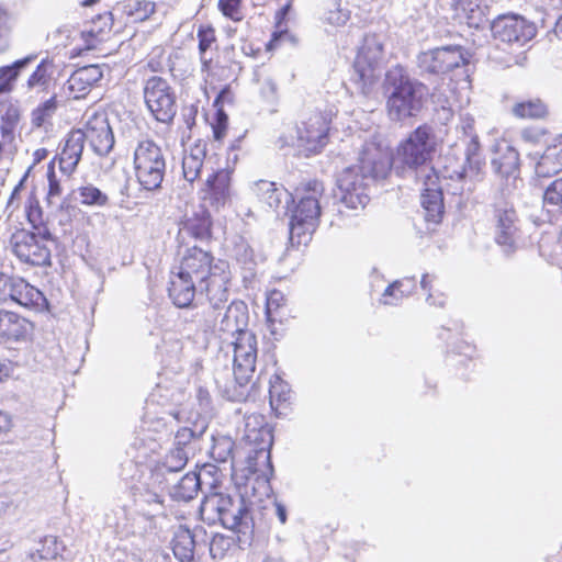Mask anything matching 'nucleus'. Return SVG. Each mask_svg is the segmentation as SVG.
<instances>
[{"label": "nucleus", "instance_id": "f704fd0d", "mask_svg": "<svg viewBox=\"0 0 562 562\" xmlns=\"http://www.w3.org/2000/svg\"><path fill=\"white\" fill-rule=\"evenodd\" d=\"M247 438L252 443L250 459H261L268 467H271V448L273 445V435L267 427L258 429L257 434L252 435L249 432Z\"/></svg>", "mask_w": 562, "mask_h": 562}, {"label": "nucleus", "instance_id": "5701e85b", "mask_svg": "<svg viewBox=\"0 0 562 562\" xmlns=\"http://www.w3.org/2000/svg\"><path fill=\"white\" fill-rule=\"evenodd\" d=\"M120 24L127 26L148 20L156 11L151 0H121L113 9Z\"/></svg>", "mask_w": 562, "mask_h": 562}, {"label": "nucleus", "instance_id": "e433bc0d", "mask_svg": "<svg viewBox=\"0 0 562 562\" xmlns=\"http://www.w3.org/2000/svg\"><path fill=\"white\" fill-rule=\"evenodd\" d=\"M254 194L258 202L270 207L278 209L282 202L281 189L271 181L259 180L255 183Z\"/></svg>", "mask_w": 562, "mask_h": 562}, {"label": "nucleus", "instance_id": "6e6552de", "mask_svg": "<svg viewBox=\"0 0 562 562\" xmlns=\"http://www.w3.org/2000/svg\"><path fill=\"white\" fill-rule=\"evenodd\" d=\"M52 233L16 228L10 236L12 254L22 262L33 267L52 265Z\"/></svg>", "mask_w": 562, "mask_h": 562}, {"label": "nucleus", "instance_id": "dca6fc26", "mask_svg": "<svg viewBox=\"0 0 562 562\" xmlns=\"http://www.w3.org/2000/svg\"><path fill=\"white\" fill-rule=\"evenodd\" d=\"M83 143L89 142L93 151L99 156L108 155L114 146V135L109 120L103 113L94 112L81 128Z\"/></svg>", "mask_w": 562, "mask_h": 562}, {"label": "nucleus", "instance_id": "a211bd4d", "mask_svg": "<svg viewBox=\"0 0 562 562\" xmlns=\"http://www.w3.org/2000/svg\"><path fill=\"white\" fill-rule=\"evenodd\" d=\"M533 23L521 16H504L494 26L495 37L503 43L525 45L536 36Z\"/></svg>", "mask_w": 562, "mask_h": 562}, {"label": "nucleus", "instance_id": "58836bf2", "mask_svg": "<svg viewBox=\"0 0 562 562\" xmlns=\"http://www.w3.org/2000/svg\"><path fill=\"white\" fill-rule=\"evenodd\" d=\"M24 212L26 221L31 225V231L50 233L47 226V222L44 217L43 209L34 192H32L27 198Z\"/></svg>", "mask_w": 562, "mask_h": 562}, {"label": "nucleus", "instance_id": "aec40b11", "mask_svg": "<svg viewBox=\"0 0 562 562\" xmlns=\"http://www.w3.org/2000/svg\"><path fill=\"white\" fill-rule=\"evenodd\" d=\"M450 10L458 24L480 29L488 23L487 7L482 0H451Z\"/></svg>", "mask_w": 562, "mask_h": 562}, {"label": "nucleus", "instance_id": "a18cd8bd", "mask_svg": "<svg viewBox=\"0 0 562 562\" xmlns=\"http://www.w3.org/2000/svg\"><path fill=\"white\" fill-rule=\"evenodd\" d=\"M172 552L180 561H189L194 554V540L189 531H180L175 535L172 542Z\"/></svg>", "mask_w": 562, "mask_h": 562}, {"label": "nucleus", "instance_id": "7ed1b4c3", "mask_svg": "<svg viewBox=\"0 0 562 562\" xmlns=\"http://www.w3.org/2000/svg\"><path fill=\"white\" fill-rule=\"evenodd\" d=\"M204 520L214 521L229 529L237 537L240 549L251 546L255 538V522L250 508L243 498L234 499L222 492H211L200 506Z\"/></svg>", "mask_w": 562, "mask_h": 562}, {"label": "nucleus", "instance_id": "20e7f679", "mask_svg": "<svg viewBox=\"0 0 562 562\" xmlns=\"http://www.w3.org/2000/svg\"><path fill=\"white\" fill-rule=\"evenodd\" d=\"M247 312L228 306L221 322V330L235 334L234 345V376L238 384L250 382L256 370L257 338L255 334L244 328Z\"/></svg>", "mask_w": 562, "mask_h": 562}, {"label": "nucleus", "instance_id": "774afa93", "mask_svg": "<svg viewBox=\"0 0 562 562\" xmlns=\"http://www.w3.org/2000/svg\"><path fill=\"white\" fill-rule=\"evenodd\" d=\"M436 281V278L434 276H430L428 273L424 274L422 280H420V284H422V288L424 290H427L428 291V300H431L432 299V303L434 304H442V301L441 300H436L434 297V293H432V290H434V282Z\"/></svg>", "mask_w": 562, "mask_h": 562}, {"label": "nucleus", "instance_id": "13d9d810", "mask_svg": "<svg viewBox=\"0 0 562 562\" xmlns=\"http://www.w3.org/2000/svg\"><path fill=\"white\" fill-rule=\"evenodd\" d=\"M548 131L540 127L529 126L521 131V139L529 145H538L544 142Z\"/></svg>", "mask_w": 562, "mask_h": 562}, {"label": "nucleus", "instance_id": "e2e57ef3", "mask_svg": "<svg viewBox=\"0 0 562 562\" xmlns=\"http://www.w3.org/2000/svg\"><path fill=\"white\" fill-rule=\"evenodd\" d=\"M168 460L170 462L171 469L180 470L187 464L188 458L184 450L178 447L170 451L168 454Z\"/></svg>", "mask_w": 562, "mask_h": 562}, {"label": "nucleus", "instance_id": "f03ea898", "mask_svg": "<svg viewBox=\"0 0 562 562\" xmlns=\"http://www.w3.org/2000/svg\"><path fill=\"white\" fill-rule=\"evenodd\" d=\"M391 157L386 153L363 151L359 162L342 170L337 179L341 202L353 210L364 207L370 200L366 178H385L391 170Z\"/></svg>", "mask_w": 562, "mask_h": 562}, {"label": "nucleus", "instance_id": "cd10ccee", "mask_svg": "<svg viewBox=\"0 0 562 562\" xmlns=\"http://www.w3.org/2000/svg\"><path fill=\"white\" fill-rule=\"evenodd\" d=\"M116 19L114 11H105L94 16L88 27L82 31L81 37L88 49H95L111 37Z\"/></svg>", "mask_w": 562, "mask_h": 562}, {"label": "nucleus", "instance_id": "7c9ffc66", "mask_svg": "<svg viewBox=\"0 0 562 562\" xmlns=\"http://www.w3.org/2000/svg\"><path fill=\"white\" fill-rule=\"evenodd\" d=\"M510 112L513 116L524 121H542L546 120L550 113L548 103L539 97L516 101Z\"/></svg>", "mask_w": 562, "mask_h": 562}, {"label": "nucleus", "instance_id": "49530a36", "mask_svg": "<svg viewBox=\"0 0 562 562\" xmlns=\"http://www.w3.org/2000/svg\"><path fill=\"white\" fill-rule=\"evenodd\" d=\"M212 137L221 146L227 136L229 128V117L224 109H215V113L209 122Z\"/></svg>", "mask_w": 562, "mask_h": 562}, {"label": "nucleus", "instance_id": "0eeeda50", "mask_svg": "<svg viewBox=\"0 0 562 562\" xmlns=\"http://www.w3.org/2000/svg\"><path fill=\"white\" fill-rule=\"evenodd\" d=\"M437 139L432 127L422 124L412 131L396 147L395 160L401 167L416 170L431 162L437 151Z\"/></svg>", "mask_w": 562, "mask_h": 562}, {"label": "nucleus", "instance_id": "0e129e2a", "mask_svg": "<svg viewBox=\"0 0 562 562\" xmlns=\"http://www.w3.org/2000/svg\"><path fill=\"white\" fill-rule=\"evenodd\" d=\"M144 70L146 72H153L157 74L164 70V63H162V52H160L158 55L150 54L146 58V63L144 65Z\"/></svg>", "mask_w": 562, "mask_h": 562}, {"label": "nucleus", "instance_id": "473e14b6", "mask_svg": "<svg viewBox=\"0 0 562 562\" xmlns=\"http://www.w3.org/2000/svg\"><path fill=\"white\" fill-rule=\"evenodd\" d=\"M269 400L277 416L286 415L291 408V389L279 375L270 379Z\"/></svg>", "mask_w": 562, "mask_h": 562}, {"label": "nucleus", "instance_id": "37998d69", "mask_svg": "<svg viewBox=\"0 0 562 562\" xmlns=\"http://www.w3.org/2000/svg\"><path fill=\"white\" fill-rule=\"evenodd\" d=\"M21 120L20 110L14 105H9L0 120V133L3 143H12L16 127Z\"/></svg>", "mask_w": 562, "mask_h": 562}, {"label": "nucleus", "instance_id": "f257e3e1", "mask_svg": "<svg viewBox=\"0 0 562 562\" xmlns=\"http://www.w3.org/2000/svg\"><path fill=\"white\" fill-rule=\"evenodd\" d=\"M173 269L198 283L210 302H227L232 272L228 262L216 259L212 251L199 246L187 247L178 254Z\"/></svg>", "mask_w": 562, "mask_h": 562}, {"label": "nucleus", "instance_id": "423d86ee", "mask_svg": "<svg viewBox=\"0 0 562 562\" xmlns=\"http://www.w3.org/2000/svg\"><path fill=\"white\" fill-rule=\"evenodd\" d=\"M166 169L161 146L148 137L138 140L133 151L132 170L139 189L146 192L161 189Z\"/></svg>", "mask_w": 562, "mask_h": 562}, {"label": "nucleus", "instance_id": "603ef678", "mask_svg": "<svg viewBox=\"0 0 562 562\" xmlns=\"http://www.w3.org/2000/svg\"><path fill=\"white\" fill-rule=\"evenodd\" d=\"M52 67L50 61L43 59L35 70L30 75L26 81L29 89H46L50 81L49 69Z\"/></svg>", "mask_w": 562, "mask_h": 562}, {"label": "nucleus", "instance_id": "bb28decb", "mask_svg": "<svg viewBox=\"0 0 562 562\" xmlns=\"http://www.w3.org/2000/svg\"><path fill=\"white\" fill-rule=\"evenodd\" d=\"M494 171L502 180H516L520 173L519 153L506 143H499L492 159Z\"/></svg>", "mask_w": 562, "mask_h": 562}, {"label": "nucleus", "instance_id": "4c0bfd02", "mask_svg": "<svg viewBox=\"0 0 562 562\" xmlns=\"http://www.w3.org/2000/svg\"><path fill=\"white\" fill-rule=\"evenodd\" d=\"M416 289V280L414 278H404L391 283L383 292L382 303L385 305H394L404 297L409 296Z\"/></svg>", "mask_w": 562, "mask_h": 562}, {"label": "nucleus", "instance_id": "6e6d98bb", "mask_svg": "<svg viewBox=\"0 0 562 562\" xmlns=\"http://www.w3.org/2000/svg\"><path fill=\"white\" fill-rule=\"evenodd\" d=\"M292 0H289L278 12H277V31L272 33V36L270 41L266 44L267 50H272L277 45L279 40L283 36L284 31L280 29L281 24L285 20L291 7H292Z\"/></svg>", "mask_w": 562, "mask_h": 562}, {"label": "nucleus", "instance_id": "680f3d73", "mask_svg": "<svg viewBox=\"0 0 562 562\" xmlns=\"http://www.w3.org/2000/svg\"><path fill=\"white\" fill-rule=\"evenodd\" d=\"M440 177L432 168L424 178V190L422 194H434V191H442L440 188Z\"/></svg>", "mask_w": 562, "mask_h": 562}, {"label": "nucleus", "instance_id": "052dcab7", "mask_svg": "<svg viewBox=\"0 0 562 562\" xmlns=\"http://www.w3.org/2000/svg\"><path fill=\"white\" fill-rule=\"evenodd\" d=\"M233 442L227 439H223L218 442H215L211 449L212 457L220 461L225 462L227 458L232 454Z\"/></svg>", "mask_w": 562, "mask_h": 562}, {"label": "nucleus", "instance_id": "a878e982", "mask_svg": "<svg viewBox=\"0 0 562 562\" xmlns=\"http://www.w3.org/2000/svg\"><path fill=\"white\" fill-rule=\"evenodd\" d=\"M103 72L98 65H87L76 69L67 81V88L72 99H82L102 79Z\"/></svg>", "mask_w": 562, "mask_h": 562}, {"label": "nucleus", "instance_id": "8fccbe9b", "mask_svg": "<svg viewBox=\"0 0 562 562\" xmlns=\"http://www.w3.org/2000/svg\"><path fill=\"white\" fill-rule=\"evenodd\" d=\"M542 203L549 211L562 212V177L554 179L546 188Z\"/></svg>", "mask_w": 562, "mask_h": 562}, {"label": "nucleus", "instance_id": "2eb2a0df", "mask_svg": "<svg viewBox=\"0 0 562 562\" xmlns=\"http://www.w3.org/2000/svg\"><path fill=\"white\" fill-rule=\"evenodd\" d=\"M85 149L81 128H71L59 143L58 150L50 161L58 165L63 176L70 179L77 171Z\"/></svg>", "mask_w": 562, "mask_h": 562}, {"label": "nucleus", "instance_id": "864d4df0", "mask_svg": "<svg viewBox=\"0 0 562 562\" xmlns=\"http://www.w3.org/2000/svg\"><path fill=\"white\" fill-rule=\"evenodd\" d=\"M46 178L48 186L45 200L47 204H53L57 199L61 196L64 192L60 179L56 173L54 161H49L47 165Z\"/></svg>", "mask_w": 562, "mask_h": 562}, {"label": "nucleus", "instance_id": "b1692460", "mask_svg": "<svg viewBox=\"0 0 562 562\" xmlns=\"http://www.w3.org/2000/svg\"><path fill=\"white\" fill-rule=\"evenodd\" d=\"M198 283L188 277L182 276L171 267L168 283V296L179 308H188L195 300Z\"/></svg>", "mask_w": 562, "mask_h": 562}, {"label": "nucleus", "instance_id": "de8ad7c7", "mask_svg": "<svg viewBox=\"0 0 562 562\" xmlns=\"http://www.w3.org/2000/svg\"><path fill=\"white\" fill-rule=\"evenodd\" d=\"M235 546L240 548L236 536L233 538L231 536L216 533L211 540L210 553L214 559H224L234 550Z\"/></svg>", "mask_w": 562, "mask_h": 562}, {"label": "nucleus", "instance_id": "79ce46f5", "mask_svg": "<svg viewBox=\"0 0 562 562\" xmlns=\"http://www.w3.org/2000/svg\"><path fill=\"white\" fill-rule=\"evenodd\" d=\"M200 61L212 57L209 50L218 49L216 30L212 24H201L196 32Z\"/></svg>", "mask_w": 562, "mask_h": 562}, {"label": "nucleus", "instance_id": "2f4dec72", "mask_svg": "<svg viewBox=\"0 0 562 562\" xmlns=\"http://www.w3.org/2000/svg\"><path fill=\"white\" fill-rule=\"evenodd\" d=\"M10 292L9 299L25 307H40L45 302L43 293L22 278L13 277Z\"/></svg>", "mask_w": 562, "mask_h": 562}, {"label": "nucleus", "instance_id": "c756f323", "mask_svg": "<svg viewBox=\"0 0 562 562\" xmlns=\"http://www.w3.org/2000/svg\"><path fill=\"white\" fill-rule=\"evenodd\" d=\"M288 300L282 291L271 290L266 300V317L273 335L278 334L277 325H282L292 317Z\"/></svg>", "mask_w": 562, "mask_h": 562}, {"label": "nucleus", "instance_id": "09e8293b", "mask_svg": "<svg viewBox=\"0 0 562 562\" xmlns=\"http://www.w3.org/2000/svg\"><path fill=\"white\" fill-rule=\"evenodd\" d=\"M78 194L83 205L102 207L109 203V196L93 184L79 187Z\"/></svg>", "mask_w": 562, "mask_h": 562}, {"label": "nucleus", "instance_id": "9d476101", "mask_svg": "<svg viewBox=\"0 0 562 562\" xmlns=\"http://www.w3.org/2000/svg\"><path fill=\"white\" fill-rule=\"evenodd\" d=\"M333 116L326 111H315L296 125V147L305 157L322 153L329 143Z\"/></svg>", "mask_w": 562, "mask_h": 562}, {"label": "nucleus", "instance_id": "72a5a7b5", "mask_svg": "<svg viewBox=\"0 0 562 562\" xmlns=\"http://www.w3.org/2000/svg\"><path fill=\"white\" fill-rule=\"evenodd\" d=\"M562 170V140L549 145L540 156L536 172L541 177H551Z\"/></svg>", "mask_w": 562, "mask_h": 562}, {"label": "nucleus", "instance_id": "4be33fe9", "mask_svg": "<svg viewBox=\"0 0 562 562\" xmlns=\"http://www.w3.org/2000/svg\"><path fill=\"white\" fill-rule=\"evenodd\" d=\"M207 151L209 143L205 139H198L190 147L189 153L182 159V171L186 180L189 182L195 181L201 175L204 162L211 166L217 164V155L207 156Z\"/></svg>", "mask_w": 562, "mask_h": 562}, {"label": "nucleus", "instance_id": "4d7b16f0", "mask_svg": "<svg viewBox=\"0 0 562 562\" xmlns=\"http://www.w3.org/2000/svg\"><path fill=\"white\" fill-rule=\"evenodd\" d=\"M10 32L11 15L4 8L0 7V52L7 48Z\"/></svg>", "mask_w": 562, "mask_h": 562}, {"label": "nucleus", "instance_id": "c03bdc74", "mask_svg": "<svg viewBox=\"0 0 562 562\" xmlns=\"http://www.w3.org/2000/svg\"><path fill=\"white\" fill-rule=\"evenodd\" d=\"M63 549L64 547L57 537L49 535L37 541L32 557L41 560H54L60 554Z\"/></svg>", "mask_w": 562, "mask_h": 562}, {"label": "nucleus", "instance_id": "69168bd1", "mask_svg": "<svg viewBox=\"0 0 562 562\" xmlns=\"http://www.w3.org/2000/svg\"><path fill=\"white\" fill-rule=\"evenodd\" d=\"M221 87H222V89L220 90L218 94L216 95V98L213 101V106L215 109H224L225 102L233 101L229 83L228 82L223 83Z\"/></svg>", "mask_w": 562, "mask_h": 562}, {"label": "nucleus", "instance_id": "1a4fd4ad", "mask_svg": "<svg viewBox=\"0 0 562 562\" xmlns=\"http://www.w3.org/2000/svg\"><path fill=\"white\" fill-rule=\"evenodd\" d=\"M384 56V41L379 33L369 32L364 34L353 64V72L357 76L356 82L362 89L371 87L378 79Z\"/></svg>", "mask_w": 562, "mask_h": 562}, {"label": "nucleus", "instance_id": "c85d7f7f", "mask_svg": "<svg viewBox=\"0 0 562 562\" xmlns=\"http://www.w3.org/2000/svg\"><path fill=\"white\" fill-rule=\"evenodd\" d=\"M182 229L195 240L210 243L213 239V218L211 213L206 209L193 212L183 220Z\"/></svg>", "mask_w": 562, "mask_h": 562}, {"label": "nucleus", "instance_id": "a19ab883", "mask_svg": "<svg viewBox=\"0 0 562 562\" xmlns=\"http://www.w3.org/2000/svg\"><path fill=\"white\" fill-rule=\"evenodd\" d=\"M36 56H26L22 59L15 60L10 66L0 68V93H8L13 90L14 81L18 79L20 70L27 64L33 61Z\"/></svg>", "mask_w": 562, "mask_h": 562}, {"label": "nucleus", "instance_id": "3c124183", "mask_svg": "<svg viewBox=\"0 0 562 562\" xmlns=\"http://www.w3.org/2000/svg\"><path fill=\"white\" fill-rule=\"evenodd\" d=\"M56 110H57L56 97H52L48 100L44 101L36 109L33 110L32 119H31L32 125L34 127H42L46 124H49Z\"/></svg>", "mask_w": 562, "mask_h": 562}, {"label": "nucleus", "instance_id": "5fc2aeb1", "mask_svg": "<svg viewBox=\"0 0 562 562\" xmlns=\"http://www.w3.org/2000/svg\"><path fill=\"white\" fill-rule=\"evenodd\" d=\"M217 9L222 15L233 22L244 19L243 0H218Z\"/></svg>", "mask_w": 562, "mask_h": 562}, {"label": "nucleus", "instance_id": "39448f33", "mask_svg": "<svg viewBox=\"0 0 562 562\" xmlns=\"http://www.w3.org/2000/svg\"><path fill=\"white\" fill-rule=\"evenodd\" d=\"M386 82L390 92L386 95L385 111L390 120L404 122L415 117L424 108V83L412 79L402 67L387 75Z\"/></svg>", "mask_w": 562, "mask_h": 562}, {"label": "nucleus", "instance_id": "6ab92c4d", "mask_svg": "<svg viewBox=\"0 0 562 562\" xmlns=\"http://www.w3.org/2000/svg\"><path fill=\"white\" fill-rule=\"evenodd\" d=\"M34 324L21 314L0 308V340L4 342L25 341L31 338Z\"/></svg>", "mask_w": 562, "mask_h": 562}, {"label": "nucleus", "instance_id": "f8f14e48", "mask_svg": "<svg viewBox=\"0 0 562 562\" xmlns=\"http://www.w3.org/2000/svg\"><path fill=\"white\" fill-rule=\"evenodd\" d=\"M418 67L428 75L445 76L469 64V54L460 45H448L422 52Z\"/></svg>", "mask_w": 562, "mask_h": 562}, {"label": "nucleus", "instance_id": "f3484780", "mask_svg": "<svg viewBox=\"0 0 562 562\" xmlns=\"http://www.w3.org/2000/svg\"><path fill=\"white\" fill-rule=\"evenodd\" d=\"M218 472L217 467L206 463L200 468L199 472L186 473L173 487V498L182 502L193 499L198 495L201 485L205 483V476L213 477L212 482H207L212 488L217 487L220 481L216 476Z\"/></svg>", "mask_w": 562, "mask_h": 562}, {"label": "nucleus", "instance_id": "338daca9", "mask_svg": "<svg viewBox=\"0 0 562 562\" xmlns=\"http://www.w3.org/2000/svg\"><path fill=\"white\" fill-rule=\"evenodd\" d=\"M13 277L0 272V303L9 300L11 295V284Z\"/></svg>", "mask_w": 562, "mask_h": 562}, {"label": "nucleus", "instance_id": "412c9836", "mask_svg": "<svg viewBox=\"0 0 562 562\" xmlns=\"http://www.w3.org/2000/svg\"><path fill=\"white\" fill-rule=\"evenodd\" d=\"M495 241L508 248H514L518 236L517 214L513 206L495 205Z\"/></svg>", "mask_w": 562, "mask_h": 562}, {"label": "nucleus", "instance_id": "c9c22d12", "mask_svg": "<svg viewBox=\"0 0 562 562\" xmlns=\"http://www.w3.org/2000/svg\"><path fill=\"white\" fill-rule=\"evenodd\" d=\"M319 225L289 218V241L292 247H307Z\"/></svg>", "mask_w": 562, "mask_h": 562}, {"label": "nucleus", "instance_id": "393cba45", "mask_svg": "<svg viewBox=\"0 0 562 562\" xmlns=\"http://www.w3.org/2000/svg\"><path fill=\"white\" fill-rule=\"evenodd\" d=\"M201 63V70L205 75V82L212 89L221 87L223 83L235 80L237 77L236 66L232 59H221L220 57H209Z\"/></svg>", "mask_w": 562, "mask_h": 562}, {"label": "nucleus", "instance_id": "4468645a", "mask_svg": "<svg viewBox=\"0 0 562 562\" xmlns=\"http://www.w3.org/2000/svg\"><path fill=\"white\" fill-rule=\"evenodd\" d=\"M211 166L212 171L200 189L201 200L211 207L218 210L229 202L233 192V176L235 167L226 165L225 167Z\"/></svg>", "mask_w": 562, "mask_h": 562}, {"label": "nucleus", "instance_id": "9b49d317", "mask_svg": "<svg viewBox=\"0 0 562 562\" xmlns=\"http://www.w3.org/2000/svg\"><path fill=\"white\" fill-rule=\"evenodd\" d=\"M143 99L151 116L160 123H170L176 113L177 95L168 79L154 75L144 81Z\"/></svg>", "mask_w": 562, "mask_h": 562}, {"label": "nucleus", "instance_id": "ea45409f", "mask_svg": "<svg viewBox=\"0 0 562 562\" xmlns=\"http://www.w3.org/2000/svg\"><path fill=\"white\" fill-rule=\"evenodd\" d=\"M434 194H422V206L425 220L428 223L439 224L445 214L442 191H434Z\"/></svg>", "mask_w": 562, "mask_h": 562}, {"label": "nucleus", "instance_id": "bf43d9fd", "mask_svg": "<svg viewBox=\"0 0 562 562\" xmlns=\"http://www.w3.org/2000/svg\"><path fill=\"white\" fill-rule=\"evenodd\" d=\"M485 166V157L483 154L475 156H465L463 172L470 176H477Z\"/></svg>", "mask_w": 562, "mask_h": 562}, {"label": "nucleus", "instance_id": "ddd939ff", "mask_svg": "<svg viewBox=\"0 0 562 562\" xmlns=\"http://www.w3.org/2000/svg\"><path fill=\"white\" fill-rule=\"evenodd\" d=\"M295 193L299 199L293 200V205L289 209V218L319 225L322 216L319 201L325 193L323 181L317 179L304 181L296 187Z\"/></svg>", "mask_w": 562, "mask_h": 562}]
</instances>
